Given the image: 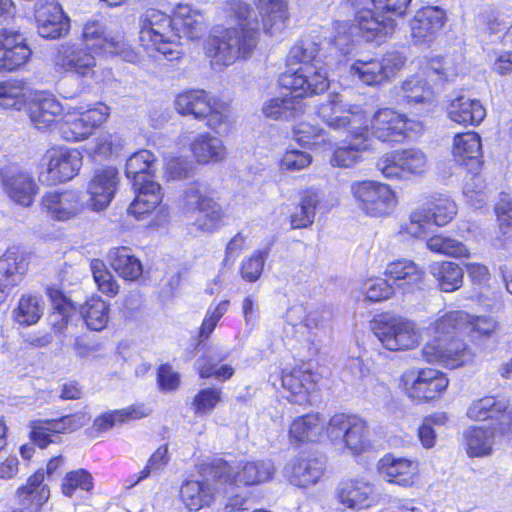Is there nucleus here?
<instances>
[{"label": "nucleus", "mask_w": 512, "mask_h": 512, "mask_svg": "<svg viewBox=\"0 0 512 512\" xmlns=\"http://www.w3.org/2000/svg\"><path fill=\"white\" fill-rule=\"evenodd\" d=\"M62 105L47 93H35L29 102V116L39 130L50 128L62 113Z\"/></svg>", "instance_id": "nucleus-32"}, {"label": "nucleus", "mask_w": 512, "mask_h": 512, "mask_svg": "<svg viewBox=\"0 0 512 512\" xmlns=\"http://www.w3.org/2000/svg\"><path fill=\"white\" fill-rule=\"evenodd\" d=\"M326 433L329 440L343 443L354 455H359L370 448L366 424L355 415L334 414L327 422Z\"/></svg>", "instance_id": "nucleus-15"}, {"label": "nucleus", "mask_w": 512, "mask_h": 512, "mask_svg": "<svg viewBox=\"0 0 512 512\" xmlns=\"http://www.w3.org/2000/svg\"><path fill=\"white\" fill-rule=\"evenodd\" d=\"M32 54L25 37L13 29L0 30V72H13L24 66Z\"/></svg>", "instance_id": "nucleus-21"}, {"label": "nucleus", "mask_w": 512, "mask_h": 512, "mask_svg": "<svg viewBox=\"0 0 512 512\" xmlns=\"http://www.w3.org/2000/svg\"><path fill=\"white\" fill-rule=\"evenodd\" d=\"M257 7L266 33L274 35L283 30L287 19L286 0H258Z\"/></svg>", "instance_id": "nucleus-40"}, {"label": "nucleus", "mask_w": 512, "mask_h": 512, "mask_svg": "<svg viewBox=\"0 0 512 512\" xmlns=\"http://www.w3.org/2000/svg\"><path fill=\"white\" fill-rule=\"evenodd\" d=\"M377 169L387 179H403L407 175H420L427 171L429 159L420 149L395 150L381 156Z\"/></svg>", "instance_id": "nucleus-17"}, {"label": "nucleus", "mask_w": 512, "mask_h": 512, "mask_svg": "<svg viewBox=\"0 0 512 512\" xmlns=\"http://www.w3.org/2000/svg\"><path fill=\"white\" fill-rule=\"evenodd\" d=\"M93 51L78 43H66L60 46L56 56V65L64 72L82 79H91L100 83L110 76V71L102 70Z\"/></svg>", "instance_id": "nucleus-12"}, {"label": "nucleus", "mask_w": 512, "mask_h": 512, "mask_svg": "<svg viewBox=\"0 0 512 512\" xmlns=\"http://www.w3.org/2000/svg\"><path fill=\"white\" fill-rule=\"evenodd\" d=\"M327 422L319 413L306 414L295 418L289 427L291 443L321 442L328 439Z\"/></svg>", "instance_id": "nucleus-28"}, {"label": "nucleus", "mask_w": 512, "mask_h": 512, "mask_svg": "<svg viewBox=\"0 0 512 512\" xmlns=\"http://www.w3.org/2000/svg\"><path fill=\"white\" fill-rule=\"evenodd\" d=\"M182 503L189 512L209 507L215 499V488L208 481H186L180 489Z\"/></svg>", "instance_id": "nucleus-36"}, {"label": "nucleus", "mask_w": 512, "mask_h": 512, "mask_svg": "<svg viewBox=\"0 0 512 512\" xmlns=\"http://www.w3.org/2000/svg\"><path fill=\"white\" fill-rule=\"evenodd\" d=\"M282 386L291 393V402L302 405L309 401V394L315 389V374L303 367L284 369L281 375Z\"/></svg>", "instance_id": "nucleus-31"}, {"label": "nucleus", "mask_w": 512, "mask_h": 512, "mask_svg": "<svg viewBox=\"0 0 512 512\" xmlns=\"http://www.w3.org/2000/svg\"><path fill=\"white\" fill-rule=\"evenodd\" d=\"M374 335L390 351H405L419 344V333L412 321L396 316H381L372 323Z\"/></svg>", "instance_id": "nucleus-13"}, {"label": "nucleus", "mask_w": 512, "mask_h": 512, "mask_svg": "<svg viewBox=\"0 0 512 512\" xmlns=\"http://www.w3.org/2000/svg\"><path fill=\"white\" fill-rule=\"evenodd\" d=\"M427 205V208H417L410 214L409 221L402 225L403 232L413 237H424L434 225H446L457 214L455 202L446 195L431 196Z\"/></svg>", "instance_id": "nucleus-9"}, {"label": "nucleus", "mask_w": 512, "mask_h": 512, "mask_svg": "<svg viewBox=\"0 0 512 512\" xmlns=\"http://www.w3.org/2000/svg\"><path fill=\"white\" fill-rule=\"evenodd\" d=\"M155 169L156 157L146 149L133 153L126 161L125 174L136 194L128 213L139 220L159 207L163 198L161 186L152 180Z\"/></svg>", "instance_id": "nucleus-5"}, {"label": "nucleus", "mask_w": 512, "mask_h": 512, "mask_svg": "<svg viewBox=\"0 0 512 512\" xmlns=\"http://www.w3.org/2000/svg\"><path fill=\"white\" fill-rule=\"evenodd\" d=\"M108 260L114 271L125 280L135 281L142 275L141 261L131 254L127 247L111 249L108 253Z\"/></svg>", "instance_id": "nucleus-39"}, {"label": "nucleus", "mask_w": 512, "mask_h": 512, "mask_svg": "<svg viewBox=\"0 0 512 512\" xmlns=\"http://www.w3.org/2000/svg\"><path fill=\"white\" fill-rule=\"evenodd\" d=\"M32 95V91L21 80L0 83V106L5 109L21 110L30 102Z\"/></svg>", "instance_id": "nucleus-41"}, {"label": "nucleus", "mask_w": 512, "mask_h": 512, "mask_svg": "<svg viewBox=\"0 0 512 512\" xmlns=\"http://www.w3.org/2000/svg\"><path fill=\"white\" fill-rule=\"evenodd\" d=\"M351 74L366 85H377L386 81V74L379 59H358L351 66Z\"/></svg>", "instance_id": "nucleus-49"}, {"label": "nucleus", "mask_w": 512, "mask_h": 512, "mask_svg": "<svg viewBox=\"0 0 512 512\" xmlns=\"http://www.w3.org/2000/svg\"><path fill=\"white\" fill-rule=\"evenodd\" d=\"M481 151L480 136L476 132L457 134L454 137L453 156L461 165L471 164L472 168L478 166Z\"/></svg>", "instance_id": "nucleus-38"}, {"label": "nucleus", "mask_w": 512, "mask_h": 512, "mask_svg": "<svg viewBox=\"0 0 512 512\" xmlns=\"http://www.w3.org/2000/svg\"><path fill=\"white\" fill-rule=\"evenodd\" d=\"M59 131L62 138L69 142L83 141L93 132L80 112L67 114Z\"/></svg>", "instance_id": "nucleus-48"}, {"label": "nucleus", "mask_w": 512, "mask_h": 512, "mask_svg": "<svg viewBox=\"0 0 512 512\" xmlns=\"http://www.w3.org/2000/svg\"><path fill=\"white\" fill-rule=\"evenodd\" d=\"M312 161L313 157L310 153L289 147L283 153L279 167L282 171L296 172L309 167Z\"/></svg>", "instance_id": "nucleus-56"}, {"label": "nucleus", "mask_w": 512, "mask_h": 512, "mask_svg": "<svg viewBox=\"0 0 512 512\" xmlns=\"http://www.w3.org/2000/svg\"><path fill=\"white\" fill-rule=\"evenodd\" d=\"M213 475L218 480L235 485H256L270 480L275 472L270 460L236 461L232 464L218 461L213 466Z\"/></svg>", "instance_id": "nucleus-14"}, {"label": "nucleus", "mask_w": 512, "mask_h": 512, "mask_svg": "<svg viewBox=\"0 0 512 512\" xmlns=\"http://www.w3.org/2000/svg\"><path fill=\"white\" fill-rule=\"evenodd\" d=\"M378 472L387 482L410 486L418 473V464L406 458H396L387 454L379 460Z\"/></svg>", "instance_id": "nucleus-30"}, {"label": "nucleus", "mask_w": 512, "mask_h": 512, "mask_svg": "<svg viewBox=\"0 0 512 512\" xmlns=\"http://www.w3.org/2000/svg\"><path fill=\"white\" fill-rule=\"evenodd\" d=\"M26 267L25 258L18 250H8L0 258V303L5 300L10 291L21 281Z\"/></svg>", "instance_id": "nucleus-33"}, {"label": "nucleus", "mask_w": 512, "mask_h": 512, "mask_svg": "<svg viewBox=\"0 0 512 512\" xmlns=\"http://www.w3.org/2000/svg\"><path fill=\"white\" fill-rule=\"evenodd\" d=\"M4 193L14 203L28 207L39 193V186L32 175L19 169H9L1 174Z\"/></svg>", "instance_id": "nucleus-26"}, {"label": "nucleus", "mask_w": 512, "mask_h": 512, "mask_svg": "<svg viewBox=\"0 0 512 512\" xmlns=\"http://www.w3.org/2000/svg\"><path fill=\"white\" fill-rule=\"evenodd\" d=\"M15 319L23 325H33L39 321L43 314V303L37 296H22L17 308L14 310Z\"/></svg>", "instance_id": "nucleus-52"}, {"label": "nucleus", "mask_w": 512, "mask_h": 512, "mask_svg": "<svg viewBox=\"0 0 512 512\" xmlns=\"http://www.w3.org/2000/svg\"><path fill=\"white\" fill-rule=\"evenodd\" d=\"M294 139L305 147L318 146L325 141V131L306 122L298 123L293 130Z\"/></svg>", "instance_id": "nucleus-59"}, {"label": "nucleus", "mask_w": 512, "mask_h": 512, "mask_svg": "<svg viewBox=\"0 0 512 512\" xmlns=\"http://www.w3.org/2000/svg\"><path fill=\"white\" fill-rule=\"evenodd\" d=\"M379 493L366 478H355L340 483L339 501L351 509H366L377 503Z\"/></svg>", "instance_id": "nucleus-27"}, {"label": "nucleus", "mask_w": 512, "mask_h": 512, "mask_svg": "<svg viewBox=\"0 0 512 512\" xmlns=\"http://www.w3.org/2000/svg\"><path fill=\"white\" fill-rule=\"evenodd\" d=\"M369 135L382 142L399 143L405 138L422 132L423 125L419 120L406 118L390 108L376 111L370 122Z\"/></svg>", "instance_id": "nucleus-11"}, {"label": "nucleus", "mask_w": 512, "mask_h": 512, "mask_svg": "<svg viewBox=\"0 0 512 512\" xmlns=\"http://www.w3.org/2000/svg\"><path fill=\"white\" fill-rule=\"evenodd\" d=\"M191 151L200 164L219 163L227 156L223 141L207 132L199 134L192 141Z\"/></svg>", "instance_id": "nucleus-37"}, {"label": "nucleus", "mask_w": 512, "mask_h": 512, "mask_svg": "<svg viewBox=\"0 0 512 512\" xmlns=\"http://www.w3.org/2000/svg\"><path fill=\"white\" fill-rule=\"evenodd\" d=\"M215 99L211 93L195 89L182 92L175 99V109L182 115H191L195 119L204 120L211 112V105Z\"/></svg>", "instance_id": "nucleus-35"}, {"label": "nucleus", "mask_w": 512, "mask_h": 512, "mask_svg": "<svg viewBox=\"0 0 512 512\" xmlns=\"http://www.w3.org/2000/svg\"><path fill=\"white\" fill-rule=\"evenodd\" d=\"M412 0H372L374 9H364L356 16L357 27L367 40L382 39L391 36L396 29L392 16H403Z\"/></svg>", "instance_id": "nucleus-8"}, {"label": "nucleus", "mask_w": 512, "mask_h": 512, "mask_svg": "<svg viewBox=\"0 0 512 512\" xmlns=\"http://www.w3.org/2000/svg\"><path fill=\"white\" fill-rule=\"evenodd\" d=\"M316 112L330 129L345 133L357 141L335 149L330 159L331 165L349 168L360 162L362 153L371 149L365 106L348 103L342 95L333 93L317 107Z\"/></svg>", "instance_id": "nucleus-2"}, {"label": "nucleus", "mask_w": 512, "mask_h": 512, "mask_svg": "<svg viewBox=\"0 0 512 512\" xmlns=\"http://www.w3.org/2000/svg\"><path fill=\"white\" fill-rule=\"evenodd\" d=\"M467 322L468 314L463 311L447 312L433 321L427 328L429 340L422 349L424 359L451 369L468 361L469 350L463 341L457 339Z\"/></svg>", "instance_id": "nucleus-4"}, {"label": "nucleus", "mask_w": 512, "mask_h": 512, "mask_svg": "<svg viewBox=\"0 0 512 512\" xmlns=\"http://www.w3.org/2000/svg\"><path fill=\"white\" fill-rule=\"evenodd\" d=\"M317 44L306 41L291 48L287 56L288 69L279 77L282 87L299 92L285 94L264 102L263 114L273 120H292L304 113L302 97L324 92L329 87L327 72L317 58Z\"/></svg>", "instance_id": "nucleus-1"}, {"label": "nucleus", "mask_w": 512, "mask_h": 512, "mask_svg": "<svg viewBox=\"0 0 512 512\" xmlns=\"http://www.w3.org/2000/svg\"><path fill=\"white\" fill-rule=\"evenodd\" d=\"M446 420L447 417L444 413L434 414L424 419L422 425L418 429V437L424 448L430 449L435 446V428L444 425Z\"/></svg>", "instance_id": "nucleus-60"}, {"label": "nucleus", "mask_w": 512, "mask_h": 512, "mask_svg": "<svg viewBox=\"0 0 512 512\" xmlns=\"http://www.w3.org/2000/svg\"><path fill=\"white\" fill-rule=\"evenodd\" d=\"M119 183L118 171L114 167L95 170L87 186V206L93 211H102L111 203Z\"/></svg>", "instance_id": "nucleus-24"}, {"label": "nucleus", "mask_w": 512, "mask_h": 512, "mask_svg": "<svg viewBox=\"0 0 512 512\" xmlns=\"http://www.w3.org/2000/svg\"><path fill=\"white\" fill-rule=\"evenodd\" d=\"M446 21V11L438 6L419 9L409 20L412 42L416 45H429L445 26Z\"/></svg>", "instance_id": "nucleus-20"}, {"label": "nucleus", "mask_w": 512, "mask_h": 512, "mask_svg": "<svg viewBox=\"0 0 512 512\" xmlns=\"http://www.w3.org/2000/svg\"><path fill=\"white\" fill-rule=\"evenodd\" d=\"M211 106V112L204 118L207 126L220 135L228 133L235 122L229 105L215 97Z\"/></svg>", "instance_id": "nucleus-46"}, {"label": "nucleus", "mask_w": 512, "mask_h": 512, "mask_svg": "<svg viewBox=\"0 0 512 512\" xmlns=\"http://www.w3.org/2000/svg\"><path fill=\"white\" fill-rule=\"evenodd\" d=\"M499 230L507 238L512 237V198L503 195L495 206Z\"/></svg>", "instance_id": "nucleus-63"}, {"label": "nucleus", "mask_w": 512, "mask_h": 512, "mask_svg": "<svg viewBox=\"0 0 512 512\" xmlns=\"http://www.w3.org/2000/svg\"><path fill=\"white\" fill-rule=\"evenodd\" d=\"M398 96L406 103H424L432 100L433 91L423 75L417 74L402 83Z\"/></svg>", "instance_id": "nucleus-44"}, {"label": "nucleus", "mask_w": 512, "mask_h": 512, "mask_svg": "<svg viewBox=\"0 0 512 512\" xmlns=\"http://www.w3.org/2000/svg\"><path fill=\"white\" fill-rule=\"evenodd\" d=\"M385 273L395 282L405 281L404 283H398L399 286L416 285L422 279V271L418 269L414 262L409 260H397L388 264Z\"/></svg>", "instance_id": "nucleus-50"}, {"label": "nucleus", "mask_w": 512, "mask_h": 512, "mask_svg": "<svg viewBox=\"0 0 512 512\" xmlns=\"http://www.w3.org/2000/svg\"><path fill=\"white\" fill-rule=\"evenodd\" d=\"M403 381L409 396L423 401L436 399L449 384L446 375L433 368L407 371Z\"/></svg>", "instance_id": "nucleus-19"}, {"label": "nucleus", "mask_w": 512, "mask_h": 512, "mask_svg": "<svg viewBox=\"0 0 512 512\" xmlns=\"http://www.w3.org/2000/svg\"><path fill=\"white\" fill-rule=\"evenodd\" d=\"M325 461L312 455H298L285 465L284 477L293 485L306 488L315 485L323 476Z\"/></svg>", "instance_id": "nucleus-25"}, {"label": "nucleus", "mask_w": 512, "mask_h": 512, "mask_svg": "<svg viewBox=\"0 0 512 512\" xmlns=\"http://www.w3.org/2000/svg\"><path fill=\"white\" fill-rule=\"evenodd\" d=\"M90 269L100 292L109 297H114L118 294L119 285L102 260H91Z\"/></svg>", "instance_id": "nucleus-53"}, {"label": "nucleus", "mask_w": 512, "mask_h": 512, "mask_svg": "<svg viewBox=\"0 0 512 512\" xmlns=\"http://www.w3.org/2000/svg\"><path fill=\"white\" fill-rule=\"evenodd\" d=\"M361 292L367 300L380 302L389 299L394 293V288L383 278H371L362 283Z\"/></svg>", "instance_id": "nucleus-58"}, {"label": "nucleus", "mask_w": 512, "mask_h": 512, "mask_svg": "<svg viewBox=\"0 0 512 512\" xmlns=\"http://www.w3.org/2000/svg\"><path fill=\"white\" fill-rule=\"evenodd\" d=\"M459 67L452 63L450 58L434 57L429 59L423 67V74L430 76L431 74L443 76L450 79L457 75Z\"/></svg>", "instance_id": "nucleus-64"}, {"label": "nucleus", "mask_w": 512, "mask_h": 512, "mask_svg": "<svg viewBox=\"0 0 512 512\" xmlns=\"http://www.w3.org/2000/svg\"><path fill=\"white\" fill-rule=\"evenodd\" d=\"M430 271L445 292L454 291L462 285L463 271L456 263H434L430 266Z\"/></svg>", "instance_id": "nucleus-45"}, {"label": "nucleus", "mask_w": 512, "mask_h": 512, "mask_svg": "<svg viewBox=\"0 0 512 512\" xmlns=\"http://www.w3.org/2000/svg\"><path fill=\"white\" fill-rule=\"evenodd\" d=\"M222 400L220 388L209 387L198 391L192 401V408L197 415L210 414Z\"/></svg>", "instance_id": "nucleus-55"}, {"label": "nucleus", "mask_w": 512, "mask_h": 512, "mask_svg": "<svg viewBox=\"0 0 512 512\" xmlns=\"http://www.w3.org/2000/svg\"><path fill=\"white\" fill-rule=\"evenodd\" d=\"M426 245L431 251L443 253L453 257H462L468 255L467 248L461 242L440 235L431 237L427 241Z\"/></svg>", "instance_id": "nucleus-61"}, {"label": "nucleus", "mask_w": 512, "mask_h": 512, "mask_svg": "<svg viewBox=\"0 0 512 512\" xmlns=\"http://www.w3.org/2000/svg\"><path fill=\"white\" fill-rule=\"evenodd\" d=\"M351 192L359 208L368 216L389 215L397 204L395 192L387 184L376 181H356Z\"/></svg>", "instance_id": "nucleus-16"}, {"label": "nucleus", "mask_w": 512, "mask_h": 512, "mask_svg": "<svg viewBox=\"0 0 512 512\" xmlns=\"http://www.w3.org/2000/svg\"><path fill=\"white\" fill-rule=\"evenodd\" d=\"M80 314L89 329L101 331L109 321L110 305L100 297H94L81 306Z\"/></svg>", "instance_id": "nucleus-43"}, {"label": "nucleus", "mask_w": 512, "mask_h": 512, "mask_svg": "<svg viewBox=\"0 0 512 512\" xmlns=\"http://www.w3.org/2000/svg\"><path fill=\"white\" fill-rule=\"evenodd\" d=\"M174 24L189 39H198L204 32L203 16L192 12L188 6H180L176 12Z\"/></svg>", "instance_id": "nucleus-47"}, {"label": "nucleus", "mask_w": 512, "mask_h": 512, "mask_svg": "<svg viewBox=\"0 0 512 512\" xmlns=\"http://www.w3.org/2000/svg\"><path fill=\"white\" fill-rule=\"evenodd\" d=\"M447 115L460 125H478L484 120L486 110L479 100L461 95L449 103Z\"/></svg>", "instance_id": "nucleus-34"}, {"label": "nucleus", "mask_w": 512, "mask_h": 512, "mask_svg": "<svg viewBox=\"0 0 512 512\" xmlns=\"http://www.w3.org/2000/svg\"><path fill=\"white\" fill-rule=\"evenodd\" d=\"M180 208L184 214L193 217L194 224L205 232L216 230L224 220V211L212 198L209 185L204 181H194L187 185L180 198Z\"/></svg>", "instance_id": "nucleus-7"}, {"label": "nucleus", "mask_w": 512, "mask_h": 512, "mask_svg": "<svg viewBox=\"0 0 512 512\" xmlns=\"http://www.w3.org/2000/svg\"><path fill=\"white\" fill-rule=\"evenodd\" d=\"M92 488V476L84 469L67 473L62 482V492L67 497H72L77 489L90 491Z\"/></svg>", "instance_id": "nucleus-57"}, {"label": "nucleus", "mask_w": 512, "mask_h": 512, "mask_svg": "<svg viewBox=\"0 0 512 512\" xmlns=\"http://www.w3.org/2000/svg\"><path fill=\"white\" fill-rule=\"evenodd\" d=\"M35 21L42 38L64 37L70 30V19L62 7L54 2L39 1L35 4Z\"/></svg>", "instance_id": "nucleus-23"}, {"label": "nucleus", "mask_w": 512, "mask_h": 512, "mask_svg": "<svg viewBox=\"0 0 512 512\" xmlns=\"http://www.w3.org/2000/svg\"><path fill=\"white\" fill-rule=\"evenodd\" d=\"M320 201L317 192L307 191L303 196L299 207L291 215V227L300 229L310 226L315 218V209Z\"/></svg>", "instance_id": "nucleus-51"}, {"label": "nucleus", "mask_w": 512, "mask_h": 512, "mask_svg": "<svg viewBox=\"0 0 512 512\" xmlns=\"http://www.w3.org/2000/svg\"><path fill=\"white\" fill-rule=\"evenodd\" d=\"M139 41L144 50L153 56L159 53L171 62L181 58L182 51L173 32V21L159 10L149 9L141 16Z\"/></svg>", "instance_id": "nucleus-6"}, {"label": "nucleus", "mask_w": 512, "mask_h": 512, "mask_svg": "<svg viewBox=\"0 0 512 512\" xmlns=\"http://www.w3.org/2000/svg\"><path fill=\"white\" fill-rule=\"evenodd\" d=\"M231 10L237 26L221 31L210 37L207 55L214 64L228 66L238 59L251 55L258 39L259 22L250 6L242 1L231 3Z\"/></svg>", "instance_id": "nucleus-3"}, {"label": "nucleus", "mask_w": 512, "mask_h": 512, "mask_svg": "<svg viewBox=\"0 0 512 512\" xmlns=\"http://www.w3.org/2000/svg\"><path fill=\"white\" fill-rule=\"evenodd\" d=\"M81 43L93 52L101 51L120 56L124 61L135 63L138 59L137 53L125 41L121 35L108 36L105 26L97 20H89L83 27Z\"/></svg>", "instance_id": "nucleus-18"}, {"label": "nucleus", "mask_w": 512, "mask_h": 512, "mask_svg": "<svg viewBox=\"0 0 512 512\" xmlns=\"http://www.w3.org/2000/svg\"><path fill=\"white\" fill-rule=\"evenodd\" d=\"M467 416L472 420L495 419L502 426L512 424V402L487 396L474 401L467 410Z\"/></svg>", "instance_id": "nucleus-29"}, {"label": "nucleus", "mask_w": 512, "mask_h": 512, "mask_svg": "<svg viewBox=\"0 0 512 512\" xmlns=\"http://www.w3.org/2000/svg\"><path fill=\"white\" fill-rule=\"evenodd\" d=\"M83 164L82 153L73 148L53 147L48 149L41 159L39 181L55 185L73 179Z\"/></svg>", "instance_id": "nucleus-10"}, {"label": "nucleus", "mask_w": 512, "mask_h": 512, "mask_svg": "<svg viewBox=\"0 0 512 512\" xmlns=\"http://www.w3.org/2000/svg\"><path fill=\"white\" fill-rule=\"evenodd\" d=\"M495 429L471 427L464 433L466 451L470 457L489 455L494 444Z\"/></svg>", "instance_id": "nucleus-42"}, {"label": "nucleus", "mask_w": 512, "mask_h": 512, "mask_svg": "<svg viewBox=\"0 0 512 512\" xmlns=\"http://www.w3.org/2000/svg\"><path fill=\"white\" fill-rule=\"evenodd\" d=\"M41 203L46 213L59 221L77 217L87 206L82 199V193L77 190L47 192L43 195Z\"/></svg>", "instance_id": "nucleus-22"}, {"label": "nucleus", "mask_w": 512, "mask_h": 512, "mask_svg": "<svg viewBox=\"0 0 512 512\" xmlns=\"http://www.w3.org/2000/svg\"><path fill=\"white\" fill-rule=\"evenodd\" d=\"M43 421L47 426L46 430L51 431L57 441L60 438L59 434L73 432L85 426L88 423L89 418L83 413H77L65 415L58 419H47Z\"/></svg>", "instance_id": "nucleus-54"}, {"label": "nucleus", "mask_w": 512, "mask_h": 512, "mask_svg": "<svg viewBox=\"0 0 512 512\" xmlns=\"http://www.w3.org/2000/svg\"><path fill=\"white\" fill-rule=\"evenodd\" d=\"M268 256L266 250L255 251L241 263V275L249 282H255L262 274L264 263Z\"/></svg>", "instance_id": "nucleus-62"}]
</instances>
